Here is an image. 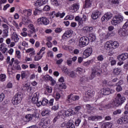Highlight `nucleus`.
I'll use <instances>...</instances> for the list:
<instances>
[{
    "instance_id": "obj_1",
    "label": "nucleus",
    "mask_w": 128,
    "mask_h": 128,
    "mask_svg": "<svg viewBox=\"0 0 128 128\" xmlns=\"http://www.w3.org/2000/svg\"><path fill=\"white\" fill-rule=\"evenodd\" d=\"M22 14L24 16H22V20L24 24H28L30 22L28 20V16H30L32 14V9H25L22 12Z\"/></svg>"
},
{
    "instance_id": "obj_2",
    "label": "nucleus",
    "mask_w": 128,
    "mask_h": 128,
    "mask_svg": "<svg viewBox=\"0 0 128 128\" xmlns=\"http://www.w3.org/2000/svg\"><path fill=\"white\" fill-rule=\"evenodd\" d=\"M126 102V97L122 96L120 94H118L112 102L114 106H122L124 102Z\"/></svg>"
},
{
    "instance_id": "obj_3",
    "label": "nucleus",
    "mask_w": 128,
    "mask_h": 128,
    "mask_svg": "<svg viewBox=\"0 0 128 128\" xmlns=\"http://www.w3.org/2000/svg\"><path fill=\"white\" fill-rule=\"evenodd\" d=\"M100 67L98 65H95L92 68V72L90 79L93 80L96 74H100Z\"/></svg>"
},
{
    "instance_id": "obj_4",
    "label": "nucleus",
    "mask_w": 128,
    "mask_h": 128,
    "mask_svg": "<svg viewBox=\"0 0 128 128\" xmlns=\"http://www.w3.org/2000/svg\"><path fill=\"white\" fill-rule=\"evenodd\" d=\"M124 20V16L120 14H118L114 17H113L112 20L111 22L113 26H116L120 22H122Z\"/></svg>"
},
{
    "instance_id": "obj_5",
    "label": "nucleus",
    "mask_w": 128,
    "mask_h": 128,
    "mask_svg": "<svg viewBox=\"0 0 128 128\" xmlns=\"http://www.w3.org/2000/svg\"><path fill=\"white\" fill-rule=\"evenodd\" d=\"M90 44L88 38L86 36L81 37L79 40L78 46L80 48H84Z\"/></svg>"
},
{
    "instance_id": "obj_6",
    "label": "nucleus",
    "mask_w": 128,
    "mask_h": 128,
    "mask_svg": "<svg viewBox=\"0 0 128 128\" xmlns=\"http://www.w3.org/2000/svg\"><path fill=\"white\" fill-rule=\"evenodd\" d=\"M38 24H44V26H48L50 24V20L46 17H40L37 20Z\"/></svg>"
},
{
    "instance_id": "obj_7",
    "label": "nucleus",
    "mask_w": 128,
    "mask_h": 128,
    "mask_svg": "<svg viewBox=\"0 0 128 128\" xmlns=\"http://www.w3.org/2000/svg\"><path fill=\"white\" fill-rule=\"evenodd\" d=\"M92 47H88L85 50L82 54V58H86L92 56Z\"/></svg>"
},
{
    "instance_id": "obj_8",
    "label": "nucleus",
    "mask_w": 128,
    "mask_h": 128,
    "mask_svg": "<svg viewBox=\"0 0 128 128\" xmlns=\"http://www.w3.org/2000/svg\"><path fill=\"white\" fill-rule=\"evenodd\" d=\"M104 48L106 50H108L109 52H110L111 54H114V51L112 50V40H109L105 42L104 44Z\"/></svg>"
},
{
    "instance_id": "obj_9",
    "label": "nucleus",
    "mask_w": 128,
    "mask_h": 128,
    "mask_svg": "<svg viewBox=\"0 0 128 128\" xmlns=\"http://www.w3.org/2000/svg\"><path fill=\"white\" fill-rule=\"evenodd\" d=\"M118 124H128V116H124L117 120Z\"/></svg>"
},
{
    "instance_id": "obj_10",
    "label": "nucleus",
    "mask_w": 128,
    "mask_h": 128,
    "mask_svg": "<svg viewBox=\"0 0 128 128\" xmlns=\"http://www.w3.org/2000/svg\"><path fill=\"white\" fill-rule=\"evenodd\" d=\"M102 94H104V96H108L110 94H114V90H110L109 88H104L102 89L100 91Z\"/></svg>"
},
{
    "instance_id": "obj_11",
    "label": "nucleus",
    "mask_w": 128,
    "mask_h": 128,
    "mask_svg": "<svg viewBox=\"0 0 128 128\" xmlns=\"http://www.w3.org/2000/svg\"><path fill=\"white\" fill-rule=\"evenodd\" d=\"M80 96L70 94L67 96V101L68 102H72V100H78Z\"/></svg>"
},
{
    "instance_id": "obj_12",
    "label": "nucleus",
    "mask_w": 128,
    "mask_h": 128,
    "mask_svg": "<svg viewBox=\"0 0 128 128\" xmlns=\"http://www.w3.org/2000/svg\"><path fill=\"white\" fill-rule=\"evenodd\" d=\"M60 116H70L74 114V110L72 108H69L67 110H61L60 112Z\"/></svg>"
},
{
    "instance_id": "obj_13",
    "label": "nucleus",
    "mask_w": 128,
    "mask_h": 128,
    "mask_svg": "<svg viewBox=\"0 0 128 128\" xmlns=\"http://www.w3.org/2000/svg\"><path fill=\"white\" fill-rule=\"evenodd\" d=\"M111 18H112V14L110 12H108L102 16L101 20L102 22H108V20H110Z\"/></svg>"
},
{
    "instance_id": "obj_14",
    "label": "nucleus",
    "mask_w": 128,
    "mask_h": 128,
    "mask_svg": "<svg viewBox=\"0 0 128 128\" xmlns=\"http://www.w3.org/2000/svg\"><path fill=\"white\" fill-rule=\"evenodd\" d=\"M72 34V30H68L65 32L62 36L63 40H68V38H70V36Z\"/></svg>"
},
{
    "instance_id": "obj_15",
    "label": "nucleus",
    "mask_w": 128,
    "mask_h": 128,
    "mask_svg": "<svg viewBox=\"0 0 128 128\" xmlns=\"http://www.w3.org/2000/svg\"><path fill=\"white\" fill-rule=\"evenodd\" d=\"M100 16H102V12L96 10L92 12L91 16L92 20H98V18Z\"/></svg>"
},
{
    "instance_id": "obj_16",
    "label": "nucleus",
    "mask_w": 128,
    "mask_h": 128,
    "mask_svg": "<svg viewBox=\"0 0 128 128\" xmlns=\"http://www.w3.org/2000/svg\"><path fill=\"white\" fill-rule=\"evenodd\" d=\"M98 32L100 34V38H102V40H106L107 38H108V36H114V33H112V32L108 33L107 34L100 31H98Z\"/></svg>"
},
{
    "instance_id": "obj_17",
    "label": "nucleus",
    "mask_w": 128,
    "mask_h": 128,
    "mask_svg": "<svg viewBox=\"0 0 128 128\" xmlns=\"http://www.w3.org/2000/svg\"><path fill=\"white\" fill-rule=\"evenodd\" d=\"M48 2V0H37L35 3V6L40 8V6H44V4H46Z\"/></svg>"
},
{
    "instance_id": "obj_18",
    "label": "nucleus",
    "mask_w": 128,
    "mask_h": 128,
    "mask_svg": "<svg viewBox=\"0 0 128 128\" xmlns=\"http://www.w3.org/2000/svg\"><path fill=\"white\" fill-rule=\"evenodd\" d=\"M94 30V28L92 26H84L83 28H82V32H84V34H88L90 32H92Z\"/></svg>"
},
{
    "instance_id": "obj_19",
    "label": "nucleus",
    "mask_w": 128,
    "mask_h": 128,
    "mask_svg": "<svg viewBox=\"0 0 128 128\" xmlns=\"http://www.w3.org/2000/svg\"><path fill=\"white\" fill-rule=\"evenodd\" d=\"M11 40H13V42H18V40H20V38H18V34L16 32H14L12 33L11 36Z\"/></svg>"
},
{
    "instance_id": "obj_20",
    "label": "nucleus",
    "mask_w": 128,
    "mask_h": 128,
    "mask_svg": "<svg viewBox=\"0 0 128 128\" xmlns=\"http://www.w3.org/2000/svg\"><path fill=\"white\" fill-rule=\"evenodd\" d=\"M118 34L120 36H128V30L120 29Z\"/></svg>"
},
{
    "instance_id": "obj_21",
    "label": "nucleus",
    "mask_w": 128,
    "mask_h": 128,
    "mask_svg": "<svg viewBox=\"0 0 128 128\" xmlns=\"http://www.w3.org/2000/svg\"><path fill=\"white\" fill-rule=\"evenodd\" d=\"M80 8V4H74L71 6V12H76Z\"/></svg>"
},
{
    "instance_id": "obj_22",
    "label": "nucleus",
    "mask_w": 128,
    "mask_h": 128,
    "mask_svg": "<svg viewBox=\"0 0 128 128\" xmlns=\"http://www.w3.org/2000/svg\"><path fill=\"white\" fill-rule=\"evenodd\" d=\"M111 44L112 46V51L113 52L114 50L118 48L120 46V43L118 41H112L111 40Z\"/></svg>"
},
{
    "instance_id": "obj_23",
    "label": "nucleus",
    "mask_w": 128,
    "mask_h": 128,
    "mask_svg": "<svg viewBox=\"0 0 128 128\" xmlns=\"http://www.w3.org/2000/svg\"><path fill=\"white\" fill-rule=\"evenodd\" d=\"M24 96V95L22 94V92H19L15 94L14 97L18 100V102H22V98Z\"/></svg>"
},
{
    "instance_id": "obj_24",
    "label": "nucleus",
    "mask_w": 128,
    "mask_h": 128,
    "mask_svg": "<svg viewBox=\"0 0 128 128\" xmlns=\"http://www.w3.org/2000/svg\"><path fill=\"white\" fill-rule=\"evenodd\" d=\"M50 110L48 109H46L42 112L41 114L42 116H50Z\"/></svg>"
},
{
    "instance_id": "obj_25",
    "label": "nucleus",
    "mask_w": 128,
    "mask_h": 128,
    "mask_svg": "<svg viewBox=\"0 0 128 128\" xmlns=\"http://www.w3.org/2000/svg\"><path fill=\"white\" fill-rule=\"evenodd\" d=\"M102 117L100 116H90L88 118V120H92V122H96L98 120H100Z\"/></svg>"
},
{
    "instance_id": "obj_26",
    "label": "nucleus",
    "mask_w": 128,
    "mask_h": 128,
    "mask_svg": "<svg viewBox=\"0 0 128 128\" xmlns=\"http://www.w3.org/2000/svg\"><path fill=\"white\" fill-rule=\"evenodd\" d=\"M37 102H38V96L36 94H34L32 98V102L36 104Z\"/></svg>"
},
{
    "instance_id": "obj_27",
    "label": "nucleus",
    "mask_w": 128,
    "mask_h": 128,
    "mask_svg": "<svg viewBox=\"0 0 128 128\" xmlns=\"http://www.w3.org/2000/svg\"><path fill=\"white\" fill-rule=\"evenodd\" d=\"M112 124L110 122H105L102 124V128H112Z\"/></svg>"
},
{
    "instance_id": "obj_28",
    "label": "nucleus",
    "mask_w": 128,
    "mask_h": 128,
    "mask_svg": "<svg viewBox=\"0 0 128 128\" xmlns=\"http://www.w3.org/2000/svg\"><path fill=\"white\" fill-rule=\"evenodd\" d=\"M42 54H40V53L38 52L36 55L34 57V60L35 62H38L42 58Z\"/></svg>"
},
{
    "instance_id": "obj_29",
    "label": "nucleus",
    "mask_w": 128,
    "mask_h": 128,
    "mask_svg": "<svg viewBox=\"0 0 128 128\" xmlns=\"http://www.w3.org/2000/svg\"><path fill=\"white\" fill-rule=\"evenodd\" d=\"M30 84L28 82H26L24 86V88L25 90L28 91L32 90V88H30Z\"/></svg>"
},
{
    "instance_id": "obj_30",
    "label": "nucleus",
    "mask_w": 128,
    "mask_h": 128,
    "mask_svg": "<svg viewBox=\"0 0 128 128\" xmlns=\"http://www.w3.org/2000/svg\"><path fill=\"white\" fill-rule=\"evenodd\" d=\"M32 118H34V115L28 114L25 116L24 120H26V122H28L32 120Z\"/></svg>"
},
{
    "instance_id": "obj_31",
    "label": "nucleus",
    "mask_w": 128,
    "mask_h": 128,
    "mask_svg": "<svg viewBox=\"0 0 128 128\" xmlns=\"http://www.w3.org/2000/svg\"><path fill=\"white\" fill-rule=\"evenodd\" d=\"M85 94L90 98L92 96H94V91L92 90H89L87 92H86Z\"/></svg>"
},
{
    "instance_id": "obj_32",
    "label": "nucleus",
    "mask_w": 128,
    "mask_h": 128,
    "mask_svg": "<svg viewBox=\"0 0 128 128\" xmlns=\"http://www.w3.org/2000/svg\"><path fill=\"white\" fill-rule=\"evenodd\" d=\"M92 6V1L90 0H86L84 3V8H88Z\"/></svg>"
},
{
    "instance_id": "obj_33",
    "label": "nucleus",
    "mask_w": 128,
    "mask_h": 128,
    "mask_svg": "<svg viewBox=\"0 0 128 128\" xmlns=\"http://www.w3.org/2000/svg\"><path fill=\"white\" fill-rule=\"evenodd\" d=\"M6 62L7 64H9L10 66H12V64L14 62V58H12L10 60V57L8 56L6 58Z\"/></svg>"
},
{
    "instance_id": "obj_34",
    "label": "nucleus",
    "mask_w": 128,
    "mask_h": 128,
    "mask_svg": "<svg viewBox=\"0 0 128 128\" xmlns=\"http://www.w3.org/2000/svg\"><path fill=\"white\" fill-rule=\"evenodd\" d=\"M66 128H76L74 124L72 121L70 120L67 122Z\"/></svg>"
},
{
    "instance_id": "obj_35",
    "label": "nucleus",
    "mask_w": 128,
    "mask_h": 128,
    "mask_svg": "<svg viewBox=\"0 0 128 128\" xmlns=\"http://www.w3.org/2000/svg\"><path fill=\"white\" fill-rule=\"evenodd\" d=\"M80 81L82 84H84L86 82L88 81V78L86 76H82L80 78Z\"/></svg>"
},
{
    "instance_id": "obj_36",
    "label": "nucleus",
    "mask_w": 128,
    "mask_h": 128,
    "mask_svg": "<svg viewBox=\"0 0 128 128\" xmlns=\"http://www.w3.org/2000/svg\"><path fill=\"white\" fill-rule=\"evenodd\" d=\"M50 4L54 6H58L60 3L58 0H50Z\"/></svg>"
},
{
    "instance_id": "obj_37",
    "label": "nucleus",
    "mask_w": 128,
    "mask_h": 128,
    "mask_svg": "<svg viewBox=\"0 0 128 128\" xmlns=\"http://www.w3.org/2000/svg\"><path fill=\"white\" fill-rule=\"evenodd\" d=\"M122 72V69L120 68H116L113 70V72L116 74V76H118Z\"/></svg>"
},
{
    "instance_id": "obj_38",
    "label": "nucleus",
    "mask_w": 128,
    "mask_h": 128,
    "mask_svg": "<svg viewBox=\"0 0 128 128\" xmlns=\"http://www.w3.org/2000/svg\"><path fill=\"white\" fill-rule=\"evenodd\" d=\"M12 102L14 106H18V104H20V102L18 101V99L14 97L12 98Z\"/></svg>"
},
{
    "instance_id": "obj_39",
    "label": "nucleus",
    "mask_w": 128,
    "mask_h": 128,
    "mask_svg": "<svg viewBox=\"0 0 128 128\" xmlns=\"http://www.w3.org/2000/svg\"><path fill=\"white\" fill-rule=\"evenodd\" d=\"M76 71L77 72H78V74H84V72H86V70L80 67L77 68L76 70Z\"/></svg>"
},
{
    "instance_id": "obj_40",
    "label": "nucleus",
    "mask_w": 128,
    "mask_h": 128,
    "mask_svg": "<svg viewBox=\"0 0 128 128\" xmlns=\"http://www.w3.org/2000/svg\"><path fill=\"white\" fill-rule=\"evenodd\" d=\"M14 68L16 70H21L22 68H20V66L18 65V64L16 61H14V64H13Z\"/></svg>"
},
{
    "instance_id": "obj_41",
    "label": "nucleus",
    "mask_w": 128,
    "mask_h": 128,
    "mask_svg": "<svg viewBox=\"0 0 128 128\" xmlns=\"http://www.w3.org/2000/svg\"><path fill=\"white\" fill-rule=\"evenodd\" d=\"M74 19L76 22H78L79 24H83L82 18L80 17V16H76Z\"/></svg>"
},
{
    "instance_id": "obj_42",
    "label": "nucleus",
    "mask_w": 128,
    "mask_h": 128,
    "mask_svg": "<svg viewBox=\"0 0 128 128\" xmlns=\"http://www.w3.org/2000/svg\"><path fill=\"white\" fill-rule=\"evenodd\" d=\"M68 76L70 78H76V75L74 71H70Z\"/></svg>"
},
{
    "instance_id": "obj_43",
    "label": "nucleus",
    "mask_w": 128,
    "mask_h": 128,
    "mask_svg": "<svg viewBox=\"0 0 128 128\" xmlns=\"http://www.w3.org/2000/svg\"><path fill=\"white\" fill-rule=\"evenodd\" d=\"M6 78V74H0V82H5Z\"/></svg>"
},
{
    "instance_id": "obj_44",
    "label": "nucleus",
    "mask_w": 128,
    "mask_h": 128,
    "mask_svg": "<svg viewBox=\"0 0 128 128\" xmlns=\"http://www.w3.org/2000/svg\"><path fill=\"white\" fill-rule=\"evenodd\" d=\"M74 18V15H68L66 16L64 18V20H72Z\"/></svg>"
},
{
    "instance_id": "obj_45",
    "label": "nucleus",
    "mask_w": 128,
    "mask_h": 128,
    "mask_svg": "<svg viewBox=\"0 0 128 128\" xmlns=\"http://www.w3.org/2000/svg\"><path fill=\"white\" fill-rule=\"evenodd\" d=\"M28 28H29L30 30H32L31 34H32V32H36V30L34 28V24H30L28 26Z\"/></svg>"
},
{
    "instance_id": "obj_46",
    "label": "nucleus",
    "mask_w": 128,
    "mask_h": 128,
    "mask_svg": "<svg viewBox=\"0 0 128 128\" xmlns=\"http://www.w3.org/2000/svg\"><path fill=\"white\" fill-rule=\"evenodd\" d=\"M20 44H21L22 46H24V48H28V42H26V41L20 42Z\"/></svg>"
},
{
    "instance_id": "obj_47",
    "label": "nucleus",
    "mask_w": 128,
    "mask_h": 128,
    "mask_svg": "<svg viewBox=\"0 0 128 128\" xmlns=\"http://www.w3.org/2000/svg\"><path fill=\"white\" fill-rule=\"evenodd\" d=\"M42 12V10H40L38 9H36L34 12V16H38V14H40Z\"/></svg>"
},
{
    "instance_id": "obj_48",
    "label": "nucleus",
    "mask_w": 128,
    "mask_h": 128,
    "mask_svg": "<svg viewBox=\"0 0 128 128\" xmlns=\"http://www.w3.org/2000/svg\"><path fill=\"white\" fill-rule=\"evenodd\" d=\"M62 72L65 74H68V76L70 70H68L66 68L64 67L62 70Z\"/></svg>"
},
{
    "instance_id": "obj_49",
    "label": "nucleus",
    "mask_w": 128,
    "mask_h": 128,
    "mask_svg": "<svg viewBox=\"0 0 128 128\" xmlns=\"http://www.w3.org/2000/svg\"><path fill=\"white\" fill-rule=\"evenodd\" d=\"M108 2L112 4H120L118 0H109Z\"/></svg>"
},
{
    "instance_id": "obj_50",
    "label": "nucleus",
    "mask_w": 128,
    "mask_h": 128,
    "mask_svg": "<svg viewBox=\"0 0 128 128\" xmlns=\"http://www.w3.org/2000/svg\"><path fill=\"white\" fill-rule=\"evenodd\" d=\"M58 110V103H56V105H54L52 108V110H54V112Z\"/></svg>"
},
{
    "instance_id": "obj_51",
    "label": "nucleus",
    "mask_w": 128,
    "mask_h": 128,
    "mask_svg": "<svg viewBox=\"0 0 128 128\" xmlns=\"http://www.w3.org/2000/svg\"><path fill=\"white\" fill-rule=\"evenodd\" d=\"M15 110H16L14 108H11L9 111L8 116H10L12 114H14L15 112Z\"/></svg>"
},
{
    "instance_id": "obj_52",
    "label": "nucleus",
    "mask_w": 128,
    "mask_h": 128,
    "mask_svg": "<svg viewBox=\"0 0 128 128\" xmlns=\"http://www.w3.org/2000/svg\"><path fill=\"white\" fill-rule=\"evenodd\" d=\"M86 108L88 110H92V112H94V108L91 107L90 105L88 104L86 105Z\"/></svg>"
},
{
    "instance_id": "obj_53",
    "label": "nucleus",
    "mask_w": 128,
    "mask_h": 128,
    "mask_svg": "<svg viewBox=\"0 0 128 128\" xmlns=\"http://www.w3.org/2000/svg\"><path fill=\"white\" fill-rule=\"evenodd\" d=\"M42 102V106H46V104H48V100L46 98H44Z\"/></svg>"
},
{
    "instance_id": "obj_54",
    "label": "nucleus",
    "mask_w": 128,
    "mask_h": 128,
    "mask_svg": "<svg viewBox=\"0 0 128 128\" xmlns=\"http://www.w3.org/2000/svg\"><path fill=\"white\" fill-rule=\"evenodd\" d=\"M16 55L17 58H18V60H20L21 55H20V50H16Z\"/></svg>"
},
{
    "instance_id": "obj_55",
    "label": "nucleus",
    "mask_w": 128,
    "mask_h": 128,
    "mask_svg": "<svg viewBox=\"0 0 128 128\" xmlns=\"http://www.w3.org/2000/svg\"><path fill=\"white\" fill-rule=\"evenodd\" d=\"M59 88L60 90H66V84L62 83L59 85Z\"/></svg>"
},
{
    "instance_id": "obj_56",
    "label": "nucleus",
    "mask_w": 128,
    "mask_h": 128,
    "mask_svg": "<svg viewBox=\"0 0 128 128\" xmlns=\"http://www.w3.org/2000/svg\"><path fill=\"white\" fill-rule=\"evenodd\" d=\"M116 92H122V86L120 85L116 84Z\"/></svg>"
},
{
    "instance_id": "obj_57",
    "label": "nucleus",
    "mask_w": 128,
    "mask_h": 128,
    "mask_svg": "<svg viewBox=\"0 0 128 128\" xmlns=\"http://www.w3.org/2000/svg\"><path fill=\"white\" fill-rule=\"evenodd\" d=\"M120 114H122V110H117L113 112V114H114V116Z\"/></svg>"
},
{
    "instance_id": "obj_58",
    "label": "nucleus",
    "mask_w": 128,
    "mask_h": 128,
    "mask_svg": "<svg viewBox=\"0 0 128 128\" xmlns=\"http://www.w3.org/2000/svg\"><path fill=\"white\" fill-rule=\"evenodd\" d=\"M12 24H13V26H15V28H17V30H20V26H18V24L14 20L12 22Z\"/></svg>"
},
{
    "instance_id": "obj_59",
    "label": "nucleus",
    "mask_w": 128,
    "mask_h": 128,
    "mask_svg": "<svg viewBox=\"0 0 128 128\" xmlns=\"http://www.w3.org/2000/svg\"><path fill=\"white\" fill-rule=\"evenodd\" d=\"M90 98L88 96H87L86 95H84L83 98V100L85 102H88L90 100Z\"/></svg>"
},
{
    "instance_id": "obj_60",
    "label": "nucleus",
    "mask_w": 128,
    "mask_h": 128,
    "mask_svg": "<svg viewBox=\"0 0 128 128\" xmlns=\"http://www.w3.org/2000/svg\"><path fill=\"white\" fill-rule=\"evenodd\" d=\"M46 92L50 94L52 92V88L50 86H46Z\"/></svg>"
},
{
    "instance_id": "obj_61",
    "label": "nucleus",
    "mask_w": 128,
    "mask_h": 128,
    "mask_svg": "<svg viewBox=\"0 0 128 128\" xmlns=\"http://www.w3.org/2000/svg\"><path fill=\"white\" fill-rule=\"evenodd\" d=\"M4 98H6L4 94V93H2L0 94V102H2V100H4Z\"/></svg>"
},
{
    "instance_id": "obj_62",
    "label": "nucleus",
    "mask_w": 128,
    "mask_h": 128,
    "mask_svg": "<svg viewBox=\"0 0 128 128\" xmlns=\"http://www.w3.org/2000/svg\"><path fill=\"white\" fill-rule=\"evenodd\" d=\"M88 20V16L84 14L82 18V22L84 24L85 22H86Z\"/></svg>"
},
{
    "instance_id": "obj_63",
    "label": "nucleus",
    "mask_w": 128,
    "mask_h": 128,
    "mask_svg": "<svg viewBox=\"0 0 128 128\" xmlns=\"http://www.w3.org/2000/svg\"><path fill=\"white\" fill-rule=\"evenodd\" d=\"M50 7L49 6H45L43 8V10H44V12H48V10H50Z\"/></svg>"
},
{
    "instance_id": "obj_64",
    "label": "nucleus",
    "mask_w": 128,
    "mask_h": 128,
    "mask_svg": "<svg viewBox=\"0 0 128 128\" xmlns=\"http://www.w3.org/2000/svg\"><path fill=\"white\" fill-rule=\"evenodd\" d=\"M52 77L48 75H46L45 76H44V80H52Z\"/></svg>"
}]
</instances>
